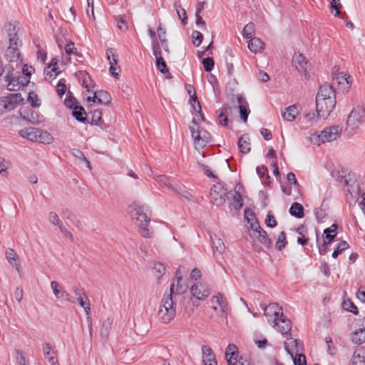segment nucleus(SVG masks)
I'll return each mask as SVG.
<instances>
[{"label": "nucleus", "mask_w": 365, "mask_h": 365, "mask_svg": "<svg viewBox=\"0 0 365 365\" xmlns=\"http://www.w3.org/2000/svg\"><path fill=\"white\" fill-rule=\"evenodd\" d=\"M86 115V113L82 106H76L73 107L72 115L76 118V120L81 123H85L87 120Z\"/></svg>", "instance_id": "c9c22d12"}, {"label": "nucleus", "mask_w": 365, "mask_h": 365, "mask_svg": "<svg viewBox=\"0 0 365 365\" xmlns=\"http://www.w3.org/2000/svg\"><path fill=\"white\" fill-rule=\"evenodd\" d=\"M336 106V94L333 87L327 83L320 86L316 96V107L319 117L327 118Z\"/></svg>", "instance_id": "f257e3e1"}, {"label": "nucleus", "mask_w": 365, "mask_h": 365, "mask_svg": "<svg viewBox=\"0 0 365 365\" xmlns=\"http://www.w3.org/2000/svg\"><path fill=\"white\" fill-rule=\"evenodd\" d=\"M293 362L294 365H306V357L302 354L299 353L295 354V356H293Z\"/></svg>", "instance_id": "13d9d810"}, {"label": "nucleus", "mask_w": 365, "mask_h": 365, "mask_svg": "<svg viewBox=\"0 0 365 365\" xmlns=\"http://www.w3.org/2000/svg\"><path fill=\"white\" fill-rule=\"evenodd\" d=\"M106 56H107V59L109 61V63H110L109 71H110L111 75L113 77L118 78L119 75L115 71H116L115 66L118 63V60L115 58L114 50L113 48L107 49L106 50Z\"/></svg>", "instance_id": "aec40b11"}, {"label": "nucleus", "mask_w": 365, "mask_h": 365, "mask_svg": "<svg viewBox=\"0 0 365 365\" xmlns=\"http://www.w3.org/2000/svg\"><path fill=\"white\" fill-rule=\"evenodd\" d=\"M155 180L159 184L167 187L173 192H180V187L177 185L174 184L173 182L168 176L164 175H158L156 176Z\"/></svg>", "instance_id": "393cba45"}, {"label": "nucleus", "mask_w": 365, "mask_h": 365, "mask_svg": "<svg viewBox=\"0 0 365 365\" xmlns=\"http://www.w3.org/2000/svg\"><path fill=\"white\" fill-rule=\"evenodd\" d=\"M112 325L113 319L108 317L103 321L102 327L101 328V338L103 339L104 340H107L110 330L112 328Z\"/></svg>", "instance_id": "473e14b6"}, {"label": "nucleus", "mask_w": 365, "mask_h": 365, "mask_svg": "<svg viewBox=\"0 0 365 365\" xmlns=\"http://www.w3.org/2000/svg\"><path fill=\"white\" fill-rule=\"evenodd\" d=\"M337 225L333 224L329 227L327 228L324 231V239L327 240L328 243H330L336 237L337 232Z\"/></svg>", "instance_id": "4c0bfd02"}, {"label": "nucleus", "mask_w": 365, "mask_h": 365, "mask_svg": "<svg viewBox=\"0 0 365 365\" xmlns=\"http://www.w3.org/2000/svg\"><path fill=\"white\" fill-rule=\"evenodd\" d=\"M349 247V244L346 241H341L339 242L336 248V250L332 253V257L336 258L339 254H341L343 251L347 250Z\"/></svg>", "instance_id": "a18cd8bd"}, {"label": "nucleus", "mask_w": 365, "mask_h": 365, "mask_svg": "<svg viewBox=\"0 0 365 365\" xmlns=\"http://www.w3.org/2000/svg\"><path fill=\"white\" fill-rule=\"evenodd\" d=\"M156 66L162 73H165L168 72V68L167 67L166 63L165 62L162 56H159V58L156 59Z\"/></svg>", "instance_id": "864d4df0"}, {"label": "nucleus", "mask_w": 365, "mask_h": 365, "mask_svg": "<svg viewBox=\"0 0 365 365\" xmlns=\"http://www.w3.org/2000/svg\"><path fill=\"white\" fill-rule=\"evenodd\" d=\"M43 351L45 358L48 361L50 364L58 362V360L56 357V351L49 343L43 344Z\"/></svg>", "instance_id": "a878e982"}, {"label": "nucleus", "mask_w": 365, "mask_h": 365, "mask_svg": "<svg viewBox=\"0 0 365 365\" xmlns=\"http://www.w3.org/2000/svg\"><path fill=\"white\" fill-rule=\"evenodd\" d=\"M365 122V109L362 106L354 107L346 120V130L354 132Z\"/></svg>", "instance_id": "39448f33"}, {"label": "nucleus", "mask_w": 365, "mask_h": 365, "mask_svg": "<svg viewBox=\"0 0 365 365\" xmlns=\"http://www.w3.org/2000/svg\"><path fill=\"white\" fill-rule=\"evenodd\" d=\"M300 109L297 104H294L287 107L282 111V116L283 119L287 122L294 121L297 116L299 115Z\"/></svg>", "instance_id": "6ab92c4d"}, {"label": "nucleus", "mask_w": 365, "mask_h": 365, "mask_svg": "<svg viewBox=\"0 0 365 365\" xmlns=\"http://www.w3.org/2000/svg\"><path fill=\"white\" fill-rule=\"evenodd\" d=\"M192 37L193 38V44L195 46L198 47L202 42V40H203L202 34L198 31H194L192 33Z\"/></svg>", "instance_id": "5fc2aeb1"}, {"label": "nucleus", "mask_w": 365, "mask_h": 365, "mask_svg": "<svg viewBox=\"0 0 365 365\" xmlns=\"http://www.w3.org/2000/svg\"><path fill=\"white\" fill-rule=\"evenodd\" d=\"M238 355L237 348L235 344H230L226 348L225 357L237 358Z\"/></svg>", "instance_id": "8fccbe9b"}, {"label": "nucleus", "mask_w": 365, "mask_h": 365, "mask_svg": "<svg viewBox=\"0 0 365 365\" xmlns=\"http://www.w3.org/2000/svg\"><path fill=\"white\" fill-rule=\"evenodd\" d=\"M277 322L278 324H274V327H277V329L282 334H287L291 331L292 325L290 321L283 314H281Z\"/></svg>", "instance_id": "b1692460"}, {"label": "nucleus", "mask_w": 365, "mask_h": 365, "mask_svg": "<svg viewBox=\"0 0 365 365\" xmlns=\"http://www.w3.org/2000/svg\"><path fill=\"white\" fill-rule=\"evenodd\" d=\"M63 213L68 220H70L71 221L73 222L76 226H78L80 221L77 220L76 216L72 212L66 210Z\"/></svg>", "instance_id": "774afa93"}, {"label": "nucleus", "mask_w": 365, "mask_h": 365, "mask_svg": "<svg viewBox=\"0 0 365 365\" xmlns=\"http://www.w3.org/2000/svg\"><path fill=\"white\" fill-rule=\"evenodd\" d=\"M24 101V98L21 93H12L6 97L0 98V111H11L15 109L21 103Z\"/></svg>", "instance_id": "423d86ee"}, {"label": "nucleus", "mask_w": 365, "mask_h": 365, "mask_svg": "<svg viewBox=\"0 0 365 365\" xmlns=\"http://www.w3.org/2000/svg\"><path fill=\"white\" fill-rule=\"evenodd\" d=\"M138 227L140 235L143 237H150L151 232L149 230V222H145L144 223L138 224Z\"/></svg>", "instance_id": "3c124183"}, {"label": "nucleus", "mask_w": 365, "mask_h": 365, "mask_svg": "<svg viewBox=\"0 0 365 365\" xmlns=\"http://www.w3.org/2000/svg\"><path fill=\"white\" fill-rule=\"evenodd\" d=\"M261 307L264 309V314L267 317L268 321L270 322L272 320L274 325L278 324V319L280 318L281 314H283L280 312L281 308L279 307L278 304L272 303L267 307L262 305H261Z\"/></svg>", "instance_id": "f8f14e48"}, {"label": "nucleus", "mask_w": 365, "mask_h": 365, "mask_svg": "<svg viewBox=\"0 0 365 365\" xmlns=\"http://www.w3.org/2000/svg\"><path fill=\"white\" fill-rule=\"evenodd\" d=\"M202 64L207 72L211 71L214 67V60L210 57L203 58Z\"/></svg>", "instance_id": "e2e57ef3"}, {"label": "nucleus", "mask_w": 365, "mask_h": 365, "mask_svg": "<svg viewBox=\"0 0 365 365\" xmlns=\"http://www.w3.org/2000/svg\"><path fill=\"white\" fill-rule=\"evenodd\" d=\"M341 129L338 125H333L324 128L320 133H314L310 136V141L314 145L329 143L336 140L340 135Z\"/></svg>", "instance_id": "20e7f679"}, {"label": "nucleus", "mask_w": 365, "mask_h": 365, "mask_svg": "<svg viewBox=\"0 0 365 365\" xmlns=\"http://www.w3.org/2000/svg\"><path fill=\"white\" fill-rule=\"evenodd\" d=\"M289 213L291 215L297 218H302L304 215V207L301 204L298 202H294L289 209Z\"/></svg>", "instance_id": "e433bc0d"}, {"label": "nucleus", "mask_w": 365, "mask_h": 365, "mask_svg": "<svg viewBox=\"0 0 365 365\" xmlns=\"http://www.w3.org/2000/svg\"><path fill=\"white\" fill-rule=\"evenodd\" d=\"M148 209L145 205H139L138 204L133 205V210L131 211V215L138 224L144 223L145 222H150V218L145 212Z\"/></svg>", "instance_id": "ddd939ff"}, {"label": "nucleus", "mask_w": 365, "mask_h": 365, "mask_svg": "<svg viewBox=\"0 0 365 365\" xmlns=\"http://www.w3.org/2000/svg\"><path fill=\"white\" fill-rule=\"evenodd\" d=\"M66 91V86L63 80H60L56 86V92L58 96H63Z\"/></svg>", "instance_id": "338daca9"}, {"label": "nucleus", "mask_w": 365, "mask_h": 365, "mask_svg": "<svg viewBox=\"0 0 365 365\" xmlns=\"http://www.w3.org/2000/svg\"><path fill=\"white\" fill-rule=\"evenodd\" d=\"M227 194L221 183L214 185L210 190L211 202L216 206H221L225 203Z\"/></svg>", "instance_id": "6e6552de"}, {"label": "nucleus", "mask_w": 365, "mask_h": 365, "mask_svg": "<svg viewBox=\"0 0 365 365\" xmlns=\"http://www.w3.org/2000/svg\"><path fill=\"white\" fill-rule=\"evenodd\" d=\"M199 166L200 167V168L202 169L203 173L208 178H212L214 180H217V177L212 172V170H210V168L207 165H205L202 164V163H199Z\"/></svg>", "instance_id": "69168bd1"}, {"label": "nucleus", "mask_w": 365, "mask_h": 365, "mask_svg": "<svg viewBox=\"0 0 365 365\" xmlns=\"http://www.w3.org/2000/svg\"><path fill=\"white\" fill-rule=\"evenodd\" d=\"M252 230L251 236L258 239V240L267 247H269L272 244L271 240L268 238L267 232L260 227L257 220L252 219L250 222Z\"/></svg>", "instance_id": "9d476101"}, {"label": "nucleus", "mask_w": 365, "mask_h": 365, "mask_svg": "<svg viewBox=\"0 0 365 365\" xmlns=\"http://www.w3.org/2000/svg\"><path fill=\"white\" fill-rule=\"evenodd\" d=\"M202 362L204 363H213L215 364L216 357L212 349L207 346H202Z\"/></svg>", "instance_id": "cd10ccee"}, {"label": "nucleus", "mask_w": 365, "mask_h": 365, "mask_svg": "<svg viewBox=\"0 0 365 365\" xmlns=\"http://www.w3.org/2000/svg\"><path fill=\"white\" fill-rule=\"evenodd\" d=\"M48 221L53 225L59 227L62 224V222L59 219L57 213L55 212H50L48 213Z\"/></svg>", "instance_id": "6e6d98bb"}, {"label": "nucleus", "mask_w": 365, "mask_h": 365, "mask_svg": "<svg viewBox=\"0 0 365 365\" xmlns=\"http://www.w3.org/2000/svg\"><path fill=\"white\" fill-rule=\"evenodd\" d=\"M286 234L284 231L281 232L278 236L277 242H276V248L281 251L287 245Z\"/></svg>", "instance_id": "49530a36"}, {"label": "nucleus", "mask_w": 365, "mask_h": 365, "mask_svg": "<svg viewBox=\"0 0 365 365\" xmlns=\"http://www.w3.org/2000/svg\"><path fill=\"white\" fill-rule=\"evenodd\" d=\"M351 365H365V349L360 347L354 351Z\"/></svg>", "instance_id": "bb28decb"}, {"label": "nucleus", "mask_w": 365, "mask_h": 365, "mask_svg": "<svg viewBox=\"0 0 365 365\" xmlns=\"http://www.w3.org/2000/svg\"><path fill=\"white\" fill-rule=\"evenodd\" d=\"M175 8L178 16V18L181 20L182 24H185L187 22L186 11L181 7L180 5L177 3L175 4Z\"/></svg>", "instance_id": "09e8293b"}, {"label": "nucleus", "mask_w": 365, "mask_h": 365, "mask_svg": "<svg viewBox=\"0 0 365 365\" xmlns=\"http://www.w3.org/2000/svg\"><path fill=\"white\" fill-rule=\"evenodd\" d=\"M153 269L158 273L156 277L160 279L165 274V267L162 263L155 262L153 266Z\"/></svg>", "instance_id": "bf43d9fd"}, {"label": "nucleus", "mask_w": 365, "mask_h": 365, "mask_svg": "<svg viewBox=\"0 0 365 365\" xmlns=\"http://www.w3.org/2000/svg\"><path fill=\"white\" fill-rule=\"evenodd\" d=\"M71 153L73 156L83 162L88 169H91L90 162L87 160V158L84 156L83 153L80 150L73 149L72 150Z\"/></svg>", "instance_id": "c03bdc74"}, {"label": "nucleus", "mask_w": 365, "mask_h": 365, "mask_svg": "<svg viewBox=\"0 0 365 365\" xmlns=\"http://www.w3.org/2000/svg\"><path fill=\"white\" fill-rule=\"evenodd\" d=\"M40 133V129L36 128H27L21 130L19 133L23 138H25L31 141H38V135Z\"/></svg>", "instance_id": "412c9836"}, {"label": "nucleus", "mask_w": 365, "mask_h": 365, "mask_svg": "<svg viewBox=\"0 0 365 365\" xmlns=\"http://www.w3.org/2000/svg\"><path fill=\"white\" fill-rule=\"evenodd\" d=\"M189 128L194 141V145L197 150L202 149L210 142V134L200 127L196 118L192 119Z\"/></svg>", "instance_id": "7ed1b4c3"}, {"label": "nucleus", "mask_w": 365, "mask_h": 365, "mask_svg": "<svg viewBox=\"0 0 365 365\" xmlns=\"http://www.w3.org/2000/svg\"><path fill=\"white\" fill-rule=\"evenodd\" d=\"M229 109H230V108L228 106L225 105L222 108L217 111L219 124L222 126H226L227 125L228 118L227 113Z\"/></svg>", "instance_id": "72a5a7b5"}, {"label": "nucleus", "mask_w": 365, "mask_h": 365, "mask_svg": "<svg viewBox=\"0 0 365 365\" xmlns=\"http://www.w3.org/2000/svg\"><path fill=\"white\" fill-rule=\"evenodd\" d=\"M5 257L9 264L13 267H15L16 270L19 272L21 265L19 262L18 255L16 253V252L13 249L9 248L6 250Z\"/></svg>", "instance_id": "5701e85b"}, {"label": "nucleus", "mask_w": 365, "mask_h": 365, "mask_svg": "<svg viewBox=\"0 0 365 365\" xmlns=\"http://www.w3.org/2000/svg\"><path fill=\"white\" fill-rule=\"evenodd\" d=\"M51 288L55 297L58 299H61L62 292L64 290L63 287L58 282L52 281L51 282Z\"/></svg>", "instance_id": "a19ab883"}, {"label": "nucleus", "mask_w": 365, "mask_h": 365, "mask_svg": "<svg viewBox=\"0 0 365 365\" xmlns=\"http://www.w3.org/2000/svg\"><path fill=\"white\" fill-rule=\"evenodd\" d=\"M56 70L57 67L51 68V66H48L43 71L45 79L48 80L55 78L58 75Z\"/></svg>", "instance_id": "de8ad7c7"}, {"label": "nucleus", "mask_w": 365, "mask_h": 365, "mask_svg": "<svg viewBox=\"0 0 365 365\" xmlns=\"http://www.w3.org/2000/svg\"><path fill=\"white\" fill-rule=\"evenodd\" d=\"M102 121L101 112L99 110H95L92 112L91 123L93 125H100Z\"/></svg>", "instance_id": "4d7b16f0"}, {"label": "nucleus", "mask_w": 365, "mask_h": 365, "mask_svg": "<svg viewBox=\"0 0 365 365\" xmlns=\"http://www.w3.org/2000/svg\"><path fill=\"white\" fill-rule=\"evenodd\" d=\"M341 6L340 0H331L330 8L335 11V13L334 14V16H338L339 15V10Z\"/></svg>", "instance_id": "0e129e2a"}, {"label": "nucleus", "mask_w": 365, "mask_h": 365, "mask_svg": "<svg viewBox=\"0 0 365 365\" xmlns=\"http://www.w3.org/2000/svg\"><path fill=\"white\" fill-rule=\"evenodd\" d=\"M20 45H9L5 51V58L9 62H16L20 56L19 47Z\"/></svg>", "instance_id": "4be33fe9"}, {"label": "nucleus", "mask_w": 365, "mask_h": 365, "mask_svg": "<svg viewBox=\"0 0 365 365\" xmlns=\"http://www.w3.org/2000/svg\"><path fill=\"white\" fill-rule=\"evenodd\" d=\"M255 33V24L253 23L247 24L243 29V36L247 38H250Z\"/></svg>", "instance_id": "603ef678"}, {"label": "nucleus", "mask_w": 365, "mask_h": 365, "mask_svg": "<svg viewBox=\"0 0 365 365\" xmlns=\"http://www.w3.org/2000/svg\"><path fill=\"white\" fill-rule=\"evenodd\" d=\"M231 103L234 106H237L240 118L244 123H246L250 113L249 103L246 98L241 94H236L232 97Z\"/></svg>", "instance_id": "0eeeda50"}, {"label": "nucleus", "mask_w": 365, "mask_h": 365, "mask_svg": "<svg viewBox=\"0 0 365 365\" xmlns=\"http://www.w3.org/2000/svg\"><path fill=\"white\" fill-rule=\"evenodd\" d=\"M210 240L212 244L214 252H217L222 254L225 250V246L222 239L219 238L216 235H210Z\"/></svg>", "instance_id": "7c9ffc66"}, {"label": "nucleus", "mask_w": 365, "mask_h": 365, "mask_svg": "<svg viewBox=\"0 0 365 365\" xmlns=\"http://www.w3.org/2000/svg\"><path fill=\"white\" fill-rule=\"evenodd\" d=\"M243 205L242 198L240 194L237 192H235V195L233 196V200L230 203V206L232 207L235 210H240Z\"/></svg>", "instance_id": "79ce46f5"}, {"label": "nucleus", "mask_w": 365, "mask_h": 365, "mask_svg": "<svg viewBox=\"0 0 365 365\" xmlns=\"http://www.w3.org/2000/svg\"><path fill=\"white\" fill-rule=\"evenodd\" d=\"M192 297L197 300H205L210 294V291L201 283L194 284L190 288Z\"/></svg>", "instance_id": "2eb2a0df"}, {"label": "nucleus", "mask_w": 365, "mask_h": 365, "mask_svg": "<svg viewBox=\"0 0 365 365\" xmlns=\"http://www.w3.org/2000/svg\"><path fill=\"white\" fill-rule=\"evenodd\" d=\"M14 67L11 64H6L2 69L0 75H4V78L5 81H9L11 78H13L15 74L14 73Z\"/></svg>", "instance_id": "ea45409f"}, {"label": "nucleus", "mask_w": 365, "mask_h": 365, "mask_svg": "<svg viewBox=\"0 0 365 365\" xmlns=\"http://www.w3.org/2000/svg\"><path fill=\"white\" fill-rule=\"evenodd\" d=\"M176 309L171 295L165 294L158 312V319L163 324H169L175 317Z\"/></svg>", "instance_id": "f03ea898"}, {"label": "nucleus", "mask_w": 365, "mask_h": 365, "mask_svg": "<svg viewBox=\"0 0 365 365\" xmlns=\"http://www.w3.org/2000/svg\"><path fill=\"white\" fill-rule=\"evenodd\" d=\"M93 96H88V102L98 103L101 104L108 105L111 101L110 95L106 91H99L98 92H93Z\"/></svg>", "instance_id": "f3484780"}, {"label": "nucleus", "mask_w": 365, "mask_h": 365, "mask_svg": "<svg viewBox=\"0 0 365 365\" xmlns=\"http://www.w3.org/2000/svg\"><path fill=\"white\" fill-rule=\"evenodd\" d=\"M28 101L31 103L32 107H38L40 106L37 94L34 92H30L29 93Z\"/></svg>", "instance_id": "052dcab7"}, {"label": "nucleus", "mask_w": 365, "mask_h": 365, "mask_svg": "<svg viewBox=\"0 0 365 365\" xmlns=\"http://www.w3.org/2000/svg\"><path fill=\"white\" fill-rule=\"evenodd\" d=\"M351 340L356 344H361L365 342V327L356 329L351 334Z\"/></svg>", "instance_id": "f704fd0d"}, {"label": "nucleus", "mask_w": 365, "mask_h": 365, "mask_svg": "<svg viewBox=\"0 0 365 365\" xmlns=\"http://www.w3.org/2000/svg\"><path fill=\"white\" fill-rule=\"evenodd\" d=\"M52 140L53 137L49 133L40 129V133L38 135V141H40L43 143L49 144L52 142Z\"/></svg>", "instance_id": "37998d69"}, {"label": "nucleus", "mask_w": 365, "mask_h": 365, "mask_svg": "<svg viewBox=\"0 0 365 365\" xmlns=\"http://www.w3.org/2000/svg\"><path fill=\"white\" fill-rule=\"evenodd\" d=\"M292 63L297 71L304 76L308 73L311 68V63L309 60L299 52H295L292 57Z\"/></svg>", "instance_id": "1a4fd4ad"}, {"label": "nucleus", "mask_w": 365, "mask_h": 365, "mask_svg": "<svg viewBox=\"0 0 365 365\" xmlns=\"http://www.w3.org/2000/svg\"><path fill=\"white\" fill-rule=\"evenodd\" d=\"M182 279H175L170 288V294L168 295L173 296V294L178 295L185 292L187 287L181 284Z\"/></svg>", "instance_id": "c85d7f7f"}, {"label": "nucleus", "mask_w": 365, "mask_h": 365, "mask_svg": "<svg viewBox=\"0 0 365 365\" xmlns=\"http://www.w3.org/2000/svg\"><path fill=\"white\" fill-rule=\"evenodd\" d=\"M343 307L348 312H352L354 314L358 313L357 307L350 300L344 301L343 302Z\"/></svg>", "instance_id": "680f3d73"}, {"label": "nucleus", "mask_w": 365, "mask_h": 365, "mask_svg": "<svg viewBox=\"0 0 365 365\" xmlns=\"http://www.w3.org/2000/svg\"><path fill=\"white\" fill-rule=\"evenodd\" d=\"M211 302L213 304L212 308L214 310H217V305L220 307L219 314L222 317L226 316L227 311L228 309V304L226 299L220 293L212 297Z\"/></svg>", "instance_id": "4468645a"}, {"label": "nucleus", "mask_w": 365, "mask_h": 365, "mask_svg": "<svg viewBox=\"0 0 365 365\" xmlns=\"http://www.w3.org/2000/svg\"><path fill=\"white\" fill-rule=\"evenodd\" d=\"M238 146L240 150V152L243 154H247L250 153V138L247 135H242L238 140Z\"/></svg>", "instance_id": "c756f323"}, {"label": "nucleus", "mask_w": 365, "mask_h": 365, "mask_svg": "<svg viewBox=\"0 0 365 365\" xmlns=\"http://www.w3.org/2000/svg\"><path fill=\"white\" fill-rule=\"evenodd\" d=\"M284 349L293 358L294 354L304 351L302 341L293 337H288L284 343Z\"/></svg>", "instance_id": "9b49d317"}, {"label": "nucleus", "mask_w": 365, "mask_h": 365, "mask_svg": "<svg viewBox=\"0 0 365 365\" xmlns=\"http://www.w3.org/2000/svg\"><path fill=\"white\" fill-rule=\"evenodd\" d=\"M248 48L252 52L257 53L264 48V43L260 38L255 37L250 40Z\"/></svg>", "instance_id": "2f4dec72"}, {"label": "nucleus", "mask_w": 365, "mask_h": 365, "mask_svg": "<svg viewBox=\"0 0 365 365\" xmlns=\"http://www.w3.org/2000/svg\"><path fill=\"white\" fill-rule=\"evenodd\" d=\"M187 93L190 95V101L192 104L193 109L197 113V116L202 120H205L204 115L202 113L201 106L199 101H197V98L196 93L194 91L193 87L191 85H187L186 86Z\"/></svg>", "instance_id": "a211bd4d"}, {"label": "nucleus", "mask_w": 365, "mask_h": 365, "mask_svg": "<svg viewBox=\"0 0 365 365\" xmlns=\"http://www.w3.org/2000/svg\"><path fill=\"white\" fill-rule=\"evenodd\" d=\"M4 28L7 34L9 45H20L21 43L18 36L19 29L17 25L14 23H9L5 25Z\"/></svg>", "instance_id": "dca6fc26"}, {"label": "nucleus", "mask_w": 365, "mask_h": 365, "mask_svg": "<svg viewBox=\"0 0 365 365\" xmlns=\"http://www.w3.org/2000/svg\"><path fill=\"white\" fill-rule=\"evenodd\" d=\"M7 83V88L9 91H17L19 90L21 87L24 86V83L20 82L19 78L14 76L11 78Z\"/></svg>", "instance_id": "58836bf2"}]
</instances>
